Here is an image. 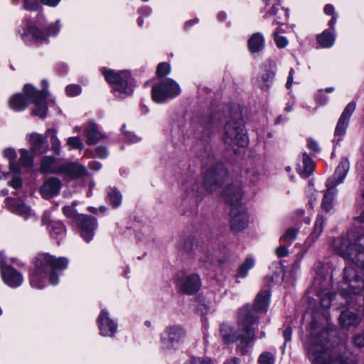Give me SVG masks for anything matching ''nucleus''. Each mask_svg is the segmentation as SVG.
Masks as SVG:
<instances>
[{
	"label": "nucleus",
	"instance_id": "obj_1",
	"mask_svg": "<svg viewBox=\"0 0 364 364\" xmlns=\"http://www.w3.org/2000/svg\"><path fill=\"white\" fill-rule=\"evenodd\" d=\"M338 254L345 259H350L360 271L352 265L343 270V291L358 294L364 289V236L352 241L348 237H341L335 245Z\"/></svg>",
	"mask_w": 364,
	"mask_h": 364
},
{
	"label": "nucleus",
	"instance_id": "obj_2",
	"mask_svg": "<svg viewBox=\"0 0 364 364\" xmlns=\"http://www.w3.org/2000/svg\"><path fill=\"white\" fill-rule=\"evenodd\" d=\"M238 331L232 326L223 323L220 329L222 339L225 343L237 342V348L242 355H247L250 352V345L255 340V328L258 321L250 311L248 305L242 306L238 311Z\"/></svg>",
	"mask_w": 364,
	"mask_h": 364
},
{
	"label": "nucleus",
	"instance_id": "obj_3",
	"mask_svg": "<svg viewBox=\"0 0 364 364\" xmlns=\"http://www.w3.org/2000/svg\"><path fill=\"white\" fill-rule=\"evenodd\" d=\"M68 264V259L64 257H55L47 253L38 255L36 259V269L30 279L31 286L38 289L45 287V278L48 277L52 285L58 283V276L55 271L65 269Z\"/></svg>",
	"mask_w": 364,
	"mask_h": 364
},
{
	"label": "nucleus",
	"instance_id": "obj_4",
	"mask_svg": "<svg viewBox=\"0 0 364 364\" xmlns=\"http://www.w3.org/2000/svg\"><path fill=\"white\" fill-rule=\"evenodd\" d=\"M323 333L312 337L307 347V355L312 364H357L344 356L338 348H329L328 341Z\"/></svg>",
	"mask_w": 364,
	"mask_h": 364
},
{
	"label": "nucleus",
	"instance_id": "obj_5",
	"mask_svg": "<svg viewBox=\"0 0 364 364\" xmlns=\"http://www.w3.org/2000/svg\"><path fill=\"white\" fill-rule=\"evenodd\" d=\"M48 92L37 91L30 85L24 87L22 94L13 95L9 100V107L14 111H21L32 102L35 105L33 111L34 115L44 118L47 113L46 99Z\"/></svg>",
	"mask_w": 364,
	"mask_h": 364
},
{
	"label": "nucleus",
	"instance_id": "obj_6",
	"mask_svg": "<svg viewBox=\"0 0 364 364\" xmlns=\"http://www.w3.org/2000/svg\"><path fill=\"white\" fill-rule=\"evenodd\" d=\"M227 176V171L223 164H218L209 169L205 175L203 186H200V182L195 178H191L186 181L183 188L193 193H203L204 190L207 192H213L216 190Z\"/></svg>",
	"mask_w": 364,
	"mask_h": 364
},
{
	"label": "nucleus",
	"instance_id": "obj_7",
	"mask_svg": "<svg viewBox=\"0 0 364 364\" xmlns=\"http://www.w3.org/2000/svg\"><path fill=\"white\" fill-rule=\"evenodd\" d=\"M106 80L111 85L114 94L121 98L131 95L134 92V80L127 70L116 72L102 69Z\"/></svg>",
	"mask_w": 364,
	"mask_h": 364
},
{
	"label": "nucleus",
	"instance_id": "obj_8",
	"mask_svg": "<svg viewBox=\"0 0 364 364\" xmlns=\"http://www.w3.org/2000/svg\"><path fill=\"white\" fill-rule=\"evenodd\" d=\"M181 92V87L175 80L171 78H164L153 85L151 95L155 102L163 103L176 97Z\"/></svg>",
	"mask_w": 364,
	"mask_h": 364
},
{
	"label": "nucleus",
	"instance_id": "obj_9",
	"mask_svg": "<svg viewBox=\"0 0 364 364\" xmlns=\"http://www.w3.org/2000/svg\"><path fill=\"white\" fill-rule=\"evenodd\" d=\"M63 213L66 217L76 221L81 229V236L86 242H88L92 240L94 231L97 228V220L95 218L77 215L73 206H65L63 208Z\"/></svg>",
	"mask_w": 364,
	"mask_h": 364
},
{
	"label": "nucleus",
	"instance_id": "obj_10",
	"mask_svg": "<svg viewBox=\"0 0 364 364\" xmlns=\"http://www.w3.org/2000/svg\"><path fill=\"white\" fill-rule=\"evenodd\" d=\"M224 141L230 146H245L247 136L241 121L230 120L224 128Z\"/></svg>",
	"mask_w": 364,
	"mask_h": 364
},
{
	"label": "nucleus",
	"instance_id": "obj_11",
	"mask_svg": "<svg viewBox=\"0 0 364 364\" xmlns=\"http://www.w3.org/2000/svg\"><path fill=\"white\" fill-rule=\"evenodd\" d=\"M185 331L178 326H173L166 328L161 336V343L164 348H176L185 338Z\"/></svg>",
	"mask_w": 364,
	"mask_h": 364
},
{
	"label": "nucleus",
	"instance_id": "obj_12",
	"mask_svg": "<svg viewBox=\"0 0 364 364\" xmlns=\"http://www.w3.org/2000/svg\"><path fill=\"white\" fill-rule=\"evenodd\" d=\"M0 268L2 279L6 284L11 287H17L22 284L23 279L21 274L5 263L1 252H0Z\"/></svg>",
	"mask_w": 364,
	"mask_h": 364
},
{
	"label": "nucleus",
	"instance_id": "obj_13",
	"mask_svg": "<svg viewBox=\"0 0 364 364\" xmlns=\"http://www.w3.org/2000/svg\"><path fill=\"white\" fill-rule=\"evenodd\" d=\"M230 217V227L234 231H241L247 228L249 219L243 206L232 207Z\"/></svg>",
	"mask_w": 364,
	"mask_h": 364
},
{
	"label": "nucleus",
	"instance_id": "obj_14",
	"mask_svg": "<svg viewBox=\"0 0 364 364\" xmlns=\"http://www.w3.org/2000/svg\"><path fill=\"white\" fill-rule=\"evenodd\" d=\"M98 326L102 336L112 337L117 330V324L109 316L106 309L102 310L98 318Z\"/></svg>",
	"mask_w": 364,
	"mask_h": 364
},
{
	"label": "nucleus",
	"instance_id": "obj_15",
	"mask_svg": "<svg viewBox=\"0 0 364 364\" xmlns=\"http://www.w3.org/2000/svg\"><path fill=\"white\" fill-rule=\"evenodd\" d=\"M86 167L78 162H65L61 164L60 174H64L71 178H77L87 175Z\"/></svg>",
	"mask_w": 364,
	"mask_h": 364
},
{
	"label": "nucleus",
	"instance_id": "obj_16",
	"mask_svg": "<svg viewBox=\"0 0 364 364\" xmlns=\"http://www.w3.org/2000/svg\"><path fill=\"white\" fill-rule=\"evenodd\" d=\"M242 196L243 192L239 183L227 187L223 193L224 199L231 207L242 206L240 203Z\"/></svg>",
	"mask_w": 364,
	"mask_h": 364
},
{
	"label": "nucleus",
	"instance_id": "obj_17",
	"mask_svg": "<svg viewBox=\"0 0 364 364\" xmlns=\"http://www.w3.org/2000/svg\"><path fill=\"white\" fill-rule=\"evenodd\" d=\"M8 184L14 189H18L22 186L20 177V169L17 164H10L9 171L4 173L0 171V179H9Z\"/></svg>",
	"mask_w": 364,
	"mask_h": 364
},
{
	"label": "nucleus",
	"instance_id": "obj_18",
	"mask_svg": "<svg viewBox=\"0 0 364 364\" xmlns=\"http://www.w3.org/2000/svg\"><path fill=\"white\" fill-rule=\"evenodd\" d=\"M349 170V162L346 159L342 160L337 166L334 175L326 181V186H337L346 178Z\"/></svg>",
	"mask_w": 364,
	"mask_h": 364
},
{
	"label": "nucleus",
	"instance_id": "obj_19",
	"mask_svg": "<svg viewBox=\"0 0 364 364\" xmlns=\"http://www.w3.org/2000/svg\"><path fill=\"white\" fill-rule=\"evenodd\" d=\"M21 38L26 43L32 42L42 43L46 40V36L37 27L33 25L28 26L21 34Z\"/></svg>",
	"mask_w": 364,
	"mask_h": 364
},
{
	"label": "nucleus",
	"instance_id": "obj_20",
	"mask_svg": "<svg viewBox=\"0 0 364 364\" xmlns=\"http://www.w3.org/2000/svg\"><path fill=\"white\" fill-rule=\"evenodd\" d=\"M201 286L200 279L197 274L187 276L181 284V289L187 294L197 292Z\"/></svg>",
	"mask_w": 364,
	"mask_h": 364
},
{
	"label": "nucleus",
	"instance_id": "obj_21",
	"mask_svg": "<svg viewBox=\"0 0 364 364\" xmlns=\"http://www.w3.org/2000/svg\"><path fill=\"white\" fill-rule=\"evenodd\" d=\"M60 181L56 178H50L46 181L41 188V193L43 198H48L59 193Z\"/></svg>",
	"mask_w": 364,
	"mask_h": 364
},
{
	"label": "nucleus",
	"instance_id": "obj_22",
	"mask_svg": "<svg viewBox=\"0 0 364 364\" xmlns=\"http://www.w3.org/2000/svg\"><path fill=\"white\" fill-rule=\"evenodd\" d=\"M61 163L51 156H44L41 159V171L43 173L60 174Z\"/></svg>",
	"mask_w": 364,
	"mask_h": 364
},
{
	"label": "nucleus",
	"instance_id": "obj_23",
	"mask_svg": "<svg viewBox=\"0 0 364 364\" xmlns=\"http://www.w3.org/2000/svg\"><path fill=\"white\" fill-rule=\"evenodd\" d=\"M85 134L88 144H95L104 138V135L99 131L97 126L94 123H89L85 128Z\"/></svg>",
	"mask_w": 364,
	"mask_h": 364
},
{
	"label": "nucleus",
	"instance_id": "obj_24",
	"mask_svg": "<svg viewBox=\"0 0 364 364\" xmlns=\"http://www.w3.org/2000/svg\"><path fill=\"white\" fill-rule=\"evenodd\" d=\"M360 321L358 316L348 310L343 311L339 317L340 324L346 328L355 327Z\"/></svg>",
	"mask_w": 364,
	"mask_h": 364
},
{
	"label": "nucleus",
	"instance_id": "obj_25",
	"mask_svg": "<svg viewBox=\"0 0 364 364\" xmlns=\"http://www.w3.org/2000/svg\"><path fill=\"white\" fill-rule=\"evenodd\" d=\"M269 296L270 294L267 290L262 291L257 294L254 304L255 311L258 313L267 312L269 306Z\"/></svg>",
	"mask_w": 364,
	"mask_h": 364
},
{
	"label": "nucleus",
	"instance_id": "obj_26",
	"mask_svg": "<svg viewBox=\"0 0 364 364\" xmlns=\"http://www.w3.org/2000/svg\"><path fill=\"white\" fill-rule=\"evenodd\" d=\"M7 204L11 212L21 216L24 219H27L31 215L30 208L24 203L9 199L7 201Z\"/></svg>",
	"mask_w": 364,
	"mask_h": 364
},
{
	"label": "nucleus",
	"instance_id": "obj_27",
	"mask_svg": "<svg viewBox=\"0 0 364 364\" xmlns=\"http://www.w3.org/2000/svg\"><path fill=\"white\" fill-rule=\"evenodd\" d=\"M327 189L324 193L321 207L325 210V212H329L333 206L335 196L336 195L337 191L336 189V186H326Z\"/></svg>",
	"mask_w": 364,
	"mask_h": 364
},
{
	"label": "nucleus",
	"instance_id": "obj_28",
	"mask_svg": "<svg viewBox=\"0 0 364 364\" xmlns=\"http://www.w3.org/2000/svg\"><path fill=\"white\" fill-rule=\"evenodd\" d=\"M302 163V166L299 165L297 168V171L302 178H306L314 171V165L311 158L306 153L303 154Z\"/></svg>",
	"mask_w": 364,
	"mask_h": 364
},
{
	"label": "nucleus",
	"instance_id": "obj_29",
	"mask_svg": "<svg viewBox=\"0 0 364 364\" xmlns=\"http://www.w3.org/2000/svg\"><path fill=\"white\" fill-rule=\"evenodd\" d=\"M264 40L260 33H254L248 41V48L250 52L256 53L264 48Z\"/></svg>",
	"mask_w": 364,
	"mask_h": 364
},
{
	"label": "nucleus",
	"instance_id": "obj_30",
	"mask_svg": "<svg viewBox=\"0 0 364 364\" xmlns=\"http://www.w3.org/2000/svg\"><path fill=\"white\" fill-rule=\"evenodd\" d=\"M28 141L31 144L32 152H36L41 150L43 146L46 143V139L41 134L33 133L28 136Z\"/></svg>",
	"mask_w": 364,
	"mask_h": 364
},
{
	"label": "nucleus",
	"instance_id": "obj_31",
	"mask_svg": "<svg viewBox=\"0 0 364 364\" xmlns=\"http://www.w3.org/2000/svg\"><path fill=\"white\" fill-rule=\"evenodd\" d=\"M335 41L334 34L328 31H324L321 34L317 37V41L321 47L329 48L331 47Z\"/></svg>",
	"mask_w": 364,
	"mask_h": 364
},
{
	"label": "nucleus",
	"instance_id": "obj_32",
	"mask_svg": "<svg viewBox=\"0 0 364 364\" xmlns=\"http://www.w3.org/2000/svg\"><path fill=\"white\" fill-rule=\"evenodd\" d=\"M19 163L22 167L31 169L33 166V155L26 149L20 150Z\"/></svg>",
	"mask_w": 364,
	"mask_h": 364
},
{
	"label": "nucleus",
	"instance_id": "obj_33",
	"mask_svg": "<svg viewBox=\"0 0 364 364\" xmlns=\"http://www.w3.org/2000/svg\"><path fill=\"white\" fill-rule=\"evenodd\" d=\"M255 259L252 257H247L245 262L240 266L237 270V277L244 278L248 274V271L255 265Z\"/></svg>",
	"mask_w": 364,
	"mask_h": 364
},
{
	"label": "nucleus",
	"instance_id": "obj_34",
	"mask_svg": "<svg viewBox=\"0 0 364 364\" xmlns=\"http://www.w3.org/2000/svg\"><path fill=\"white\" fill-rule=\"evenodd\" d=\"M274 71H268L265 75H262L259 80V86L263 90H268L270 87V84L274 78Z\"/></svg>",
	"mask_w": 364,
	"mask_h": 364
},
{
	"label": "nucleus",
	"instance_id": "obj_35",
	"mask_svg": "<svg viewBox=\"0 0 364 364\" xmlns=\"http://www.w3.org/2000/svg\"><path fill=\"white\" fill-rule=\"evenodd\" d=\"M107 198L113 208L118 207L122 203V195L114 188L109 189Z\"/></svg>",
	"mask_w": 364,
	"mask_h": 364
},
{
	"label": "nucleus",
	"instance_id": "obj_36",
	"mask_svg": "<svg viewBox=\"0 0 364 364\" xmlns=\"http://www.w3.org/2000/svg\"><path fill=\"white\" fill-rule=\"evenodd\" d=\"M324 219L322 216H318L314 227V230L309 236L313 241L316 240L323 232Z\"/></svg>",
	"mask_w": 364,
	"mask_h": 364
},
{
	"label": "nucleus",
	"instance_id": "obj_37",
	"mask_svg": "<svg viewBox=\"0 0 364 364\" xmlns=\"http://www.w3.org/2000/svg\"><path fill=\"white\" fill-rule=\"evenodd\" d=\"M50 233L53 236L63 235L65 232L64 225L59 221L52 222L48 225Z\"/></svg>",
	"mask_w": 364,
	"mask_h": 364
},
{
	"label": "nucleus",
	"instance_id": "obj_38",
	"mask_svg": "<svg viewBox=\"0 0 364 364\" xmlns=\"http://www.w3.org/2000/svg\"><path fill=\"white\" fill-rule=\"evenodd\" d=\"M348 124V121L339 118L335 129L336 136H343L346 134Z\"/></svg>",
	"mask_w": 364,
	"mask_h": 364
},
{
	"label": "nucleus",
	"instance_id": "obj_39",
	"mask_svg": "<svg viewBox=\"0 0 364 364\" xmlns=\"http://www.w3.org/2000/svg\"><path fill=\"white\" fill-rule=\"evenodd\" d=\"M355 109V103L352 102L348 103L342 112L340 118L349 122V119Z\"/></svg>",
	"mask_w": 364,
	"mask_h": 364
},
{
	"label": "nucleus",
	"instance_id": "obj_40",
	"mask_svg": "<svg viewBox=\"0 0 364 364\" xmlns=\"http://www.w3.org/2000/svg\"><path fill=\"white\" fill-rule=\"evenodd\" d=\"M171 72V67L166 63H161L156 69V75L158 77H164L168 75Z\"/></svg>",
	"mask_w": 364,
	"mask_h": 364
},
{
	"label": "nucleus",
	"instance_id": "obj_41",
	"mask_svg": "<svg viewBox=\"0 0 364 364\" xmlns=\"http://www.w3.org/2000/svg\"><path fill=\"white\" fill-rule=\"evenodd\" d=\"M298 230L295 228H289L286 230L282 236V240L286 243H291L296 237Z\"/></svg>",
	"mask_w": 364,
	"mask_h": 364
},
{
	"label": "nucleus",
	"instance_id": "obj_42",
	"mask_svg": "<svg viewBox=\"0 0 364 364\" xmlns=\"http://www.w3.org/2000/svg\"><path fill=\"white\" fill-rule=\"evenodd\" d=\"M67 145L71 149H82L83 144L80 139L77 136L70 137L68 139Z\"/></svg>",
	"mask_w": 364,
	"mask_h": 364
},
{
	"label": "nucleus",
	"instance_id": "obj_43",
	"mask_svg": "<svg viewBox=\"0 0 364 364\" xmlns=\"http://www.w3.org/2000/svg\"><path fill=\"white\" fill-rule=\"evenodd\" d=\"M258 362L259 364H274V358L271 353L264 352L259 355Z\"/></svg>",
	"mask_w": 364,
	"mask_h": 364
},
{
	"label": "nucleus",
	"instance_id": "obj_44",
	"mask_svg": "<svg viewBox=\"0 0 364 364\" xmlns=\"http://www.w3.org/2000/svg\"><path fill=\"white\" fill-rule=\"evenodd\" d=\"M48 132L52 133L50 137L52 147L55 152L58 153L60 148V142L56 136V131L55 129H50Z\"/></svg>",
	"mask_w": 364,
	"mask_h": 364
},
{
	"label": "nucleus",
	"instance_id": "obj_45",
	"mask_svg": "<svg viewBox=\"0 0 364 364\" xmlns=\"http://www.w3.org/2000/svg\"><path fill=\"white\" fill-rule=\"evenodd\" d=\"M65 92L67 95L75 97L81 92V87L77 85H70L66 87Z\"/></svg>",
	"mask_w": 364,
	"mask_h": 364
},
{
	"label": "nucleus",
	"instance_id": "obj_46",
	"mask_svg": "<svg viewBox=\"0 0 364 364\" xmlns=\"http://www.w3.org/2000/svg\"><path fill=\"white\" fill-rule=\"evenodd\" d=\"M41 3V0H25L24 8L28 11H34L39 7Z\"/></svg>",
	"mask_w": 364,
	"mask_h": 364
},
{
	"label": "nucleus",
	"instance_id": "obj_47",
	"mask_svg": "<svg viewBox=\"0 0 364 364\" xmlns=\"http://www.w3.org/2000/svg\"><path fill=\"white\" fill-rule=\"evenodd\" d=\"M4 156L8 160L10 161V163L9 164L11 163V164H16L14 161L16 158V154L15 152V151L13 149H6L4 150Z\"/></svg>",
	"mask_w": 364,
	"mask_h": 364
},
{
	"label": "nucleus",
	"instance_id": "obj_48",
	"mask_svg": "<svg viewBox=\"0 0 364 364\" xmlns=\"http://www.w3.org/2000/svg\"><path fill=\"white\" fill-rule=\"evenodd\" d=\"M185 364H213V363L208 358H193Z\"/></svg>",
	"mask_w": 364,
	"mask_h": 364
},
{
	"label": "nucleus",
	"instance_id": "obj_49",
	"mask_svg": "<svg viewBox=\"0 0 364 364\" xmlns=\"http://www.w3.org/2000/svg\"><path fill=\"white\" fill-rule=\"evenodd\" d=\"M274 41L279 48H284L287 45V40L285 37L274 33Z\"/></svg>",
	"mask_w": 364,
	"mask_h": 364
},
{
	"label": "nucleus",
	"instance_id": "obj_50",
	"mask_svg": "<svg viewBox=\"0 0 364 364\" xmlns=\"http://www.w3.org/2000/svg\"><path fill=\"white\" fill-rule=\"evenodd\" d=\"M353 343L355 346L359 348L364 347V333L355 336L353 337Z\"/></svg>",
	"mask_w": 364,
	"mask_h": 364
},
{
	"label": "nucleus",
	"instance_id": "obj_51",
	"mask_svg": "<svg viewBox=\"0 0 364 364\" xmlns=\"http://www.w3.org/2000/svg\"><path fill=\"white\" fill-rule=\"evenodd\" d=\"M60 29L59 21H57L53 25L50 26L48 30V35H55Z\"/></svg>",
	"mask_w": 364,
	"mask_h": 364
},
{
	"label": "nucleus",
	"instance_id": "obj_52",
	"mask_svg": "<svg viewBox=\"0 0 364 364\" xmlns=\"http://www.w3.org/2000/svg\"><path fill=\"white\" fill-rule=\"evenodd\" d=\"M276 254L279 257H283L288 255V250L284 246H280L276 249Z\"/></svg>",
	"mask_w": 364,
	"mask_h": 364
},
{
	"label": "nucleus",
	"instance_id": "obj_53",
	"mask_svg": "<svg viewBox=\"0 0 364 364\" xmlns=\"http://www.w3.org/2000/svg\"><path fill=\"white\" fill-rule=\"evenodd\" d=\"M96 152H97V156L100 158L104 159V158H106L108 156L107 150L106 149V148L102 147V146L97 147L96 149Z\"/></svg>",
	"mask_w": 364,
	"mask_h": 364
},
{
	"label": "nucleus",
	"instance_id": "obj_54",
	"mask_svg": "<svg viewBox=\"0 0 364 364\" xmlns=\"http://www.w3.org/2000/svg\"><path fill=\"white\" fill-rule=\"evenodd\" d=\"M308 147L314 152L319 151V147L317 142L313 139H309L308 141Z\"/></svg>",
	"mask_w": 364,
	"mask_h": 364
},
{
	"label": "nucleus",
	"instance_id": "obj_55",
	"mask_svg": "<svg viewBox=\"0 0 364 364\" xmlns=\"http://www.w3.org/2000/svg\"><path fill=\"white\" fill-rule=\"evenodd\" d=\"M323 11H324V13L327 15H333V16L336 15L334 13V11H335L334 7L331 4L326 5L323 9Z\"/></svg>",
	"mask_w": 364,
	"mask_h": 364
},
{
	"label": "nucleus",
	"instance_id": "obj_56",
	"mask_svg": "<svg viewBox=\"0 0 364 364\" xmlns=\"http://www.w3.org/2000/svg\"><path fill=\"white\" fill-rule=\"evenodd\" d=\"M60 0H41V3L49 6H55L58 4Z\"/></svg>",
	"mask_w": 364,
	"mask_h": 364
},
{
	"label": "nucleus",
	"instance_id": "obj_57",
	"mask_svg": "<svg viewBox=\"0 0 364 364\" xmlns=\"http://www.w3.org/2000/svg\"><path fill=\"white\" fill-rule=\"evenodd\" d=\"M291 334L292 331L290 328H287L284 330L283 335L286 341H289L291 340Z\"/></svg>",
	"mask_w": 364,
	"mask_h": 364
},
{
	"label": "nucleus",
	"instance_id": "obj_58",
	"mask_svg": "<svg viewBox=\"0 0 364 364\" xmlns=\"http://www.w3.org/2000/svg\"><path fill=\"white\" fill-rule=\"evenodd\" d=\"M293 73H294V70L291 69V70L289 72V77H288V80H287V82L286 84V86L288 89H289L291 87V85L293 82Z\"/></svg>",
	"mask_w": 364,
	"mask_h": 364
},
{
	"label": "nucleus",
	"instance_id": "obj_59",
	"mask_svg": "<svg viewBox=\"0 0 364 364\" xmlns=\"http://www.w3.org/2000/svg\"><path fill=\"white\" fill-rule=\"evenodd\" d=\"M337 15L332 16L331 19L328 22V26L333 31H334V26L337 21Z\"/></svg>",
	"mask_w": 364,
	"mask_h": 364
},
{
	"label": "nucleus",
	"instance_id": "obj_60",
	"mask_svg": "<svg viewBox=\"0 0 364 364\" xmlns=\"http://www.w3.org/2000/svg\"><path fill=\"white\" fill-rule=\"evenodd\" d=\"M321 306H323L324 308H328L330 306V304H331V300H330V297L328 296L327 298V299H321Z\"/></svg>",
	"mask_w": 364,
	"mask_h": 364
},
{
	"label": "nucleus",
	"instance_id": "obj_61",
	"mask_svg": "<svg viewBox=\"0 0 364 364\" xmlns=\"http://www.w3.org/2000/svg\"><path fill=\"white\" fill-rule=\"evenodd\" d=\"M90 167L92 169L95 171L100 170L101 168V164L96 161H92L90 163Z\"/></svg>",
	"mask_w": 364,
	"mask_h": 364
},
{
	"label": "nucleus",
	"instance_id": "obj_62",
	"mask_svg": "<svg viewBox=\"0 0 364 364\" xmlns=\"http://www.w3.org/2000/svg\"><path fill=\"white\" fill-rule=\"evenodd\" d=\"M139 140V138L135 135H133V137L132 139H130V141L133 142V143L137 142Z\"/></svg>",
	"mask_w": 364,
	"mask_h": 364
},
{
	"label": "nucleus",
	"instance_id": "obj_63",
	"mask_svg": "<svg viewBox=\"0 0 364 364\" xmlns=\"http://www.w3.org/2000/svg\"><path fill=\"white\" fill-rule=\"evenodd\" d=\"M358 219L361 221V222H363L364 223V210L361 213V214L360 215V216L358 217Z\"/></svg>",
	"mask_w": 364,
	"mask_h": 364
},
{
	"label": "nucleus",
	"instance_id": "obj_64",
	"mask_svg": "<svg viewBox=\"0 0 364 364\" xmlns=\"http://www.w3.org/2000/svg\"><path fill=\"white\" fill-rule=\"evenodd\" d=\"M334 90V88L333 87H327L325 91L328 93H330Z\"/></svg>",
	"mask_w": 364,
	"mask_h": 364
}]
</instances>
